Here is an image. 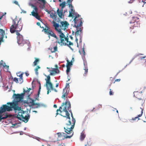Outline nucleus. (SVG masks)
Here are the masks:
<instances>
[{"label": "nucleus", "instance_id": "47", "mask_svg": "<svg viewBox=\"0 0 146 146\" xmlns=\"http://www.w3.org/2000/svg\"><path fill=\"white\" fill-rule=\"evenodd\" d=\"M84 67H87V64L86 61H84Z\"/></svg>", "mask_w": 146, "mask_h": 146}, {"label": "nucleus", "instance_id": "45", "mask_svg": "<svg viewBox=\"0 0 146 146\" xmlns=\"http://www.w3.org/2000/svg\"><path fill=\"white\" fill-rule=\"evenodd\" d=\"M69 111L70 112V113H71V116L72 118V121L73 119H75L74 118V117H73V114H72V112L71 111V110L70 111Z\"/></svg>", "mask_w": 146, "mask_h": 146}, {"label": "nucleus", "instance_id": "27", "mask_svg": "<svg viewBox=\"0 0 146 146\" xmlns=\"http://www.w3.org/2000/svg\"><path fill=\"white\" fill-rule=\"evenodd\" d=\"M58 137L60 138L61 139H62V138L65 136V134L64 133H57Z\"/></svg>", "mask_w": 146, "mask_h": 146}, {"label": "nucleus", "instance_id": "52", "mask_svg": "<svg viewBox=\"0 0 146 146\" xmlns=\"http://www.w3.org/2000/svg\"><path fill=\"white\" fill-rule=\"evenodd\" d=\"M35 71L36 74L37 75H38V70L35 69Z\"/></svg>", "mask_w": 146, "mask_h": 146}, {"label": "nucleus", "instance_id": "11", "mask_svg": "<svg viewBox=\"0 0 146 146\" xmlns=\"http://www.w3.org/2000/svg\"><path fill=\"white\" fill-rule=\"evenodd\" d=\"M56 68H52L47 67L46 68L48 70V71L50 72L49 75L53 76L56 74H58L60 72L58 68V66L57 65L56 66Z\"/></svg>", "mask_w": 146, "mask_h": 146}, {"label": "nucleus", "instance_id": "54", "mask_svg": "<svg viewBox=\"0 0 146 146\" xmlns=\"http://www.w3.org/2000/svg\"><path fill=\"white\" fill-rule=\"evenodd\" d=\"M146 57V56H143V57H141L140 58V59L141 60H142L143 59L145 58Z\"/></svg>", "mask_w": 146, "mask_h": 146}, {"label": "nucleus", "instance_id": "25", "mask_svg": "<svg viewBox=\"0 0 146 146\" xmlns=\"http://www.w3.org/2000/svg\"><path fill=\"white\" fill-rule=\"evenodd\" d=\"M67 0H61V1L60 2L61 3L62 2V3L60 4V6L62 8H64L67 4H68V3L67 2Z\"/></svg>", "mask_w": 146, "mask_h": 146}, {"label": "nucleus", "instance_id": "15", "mask_svg": "<svg viewBox=\"0 0 146 146\" xmlns=\"http://www.w3.org/2000/svg\"><path fill=\"white\" fill-rule=\"evenodd\" d=\"M14 95L15 96V99L16 100L15 101L17 102V106H18V102L21 101L23 98L24 94L22 93L21 94H14Z\"/></svg>", "mask_w": 146, "mask_h": 146}, {"label": "nucleus", "instance_id": "32", "mask_svg": "<svg viewBox=\"0 0 146 146\" xmlns=\"http://www.w3.org/2000/svg\"><path fill=\"white\" fill-rule=\"evenodd\" d=\"M66 61L67 62L66 67L68 66V67H70V66L72 65V61H71L70 62L68 60Z\"/></svg>", "mask_w": 146, "mask_h": 146}, {"label": "nucleus", "instance_id": "63", "mask_svg": "<svg viewBox=\"0 0 146 146\" xmlns=\"http://www.w3.org/2000/svg\"><path fill=\"white\" fill-rule=\"evenodd\" d=\"M74 58H72V60H71V61H72V62H74Z\"/></svg>", "mask_w": 146, "mask_h": 146}, {"label": "nucleus", "instance_id": "16", "mask_svg": "<svg viewBox=\"0 0 146 146\" xmlns=\"http://www.w3.org/2000/svg\"><path fill=\"white\" fill-rule=\"evenodd\" d=\"M140 108L141 109V113L138 115L137 117H135L134 118H133L131 119H130L129 120V121L130 122H133L134 121L136 120H137L138 121L140 119L139 118V117H140L142 116L143 110V108Z\"/></svg>", "mask_w": 146, "mask_h": 146}, {"label": "nucleus", "instance_id": "55", "mask_svg": "<svg viewBox=\"0 0 146 146\" xmlns=\"http://www.w3.org/2000/svg\"><path fill=\"white\" fill-rule=\"evenodd\" d=\"M76 41L77 42V45L78 46V37H76Z\"/></svg>", "mask_w": 146, "mask_h": 146}, {"label": "nucleus", "instance_id": "35", "mask_svg": "<svg viewBox=\"0 0 146 146\" xmlns=\"http://www.w3.org/2000/svg\"><path fill=\"white\" fill-rule=\"evenodd\" d=\"M75 18H76L78 20H82V18L81 17L80 15L79 14H76V15L75 17Z\"/></svg>", "mask_w": 146, "mask_h": 146}, {"label": "nucleus", "instance_id": "51", "mask_svg": "<svg viewBox=\"0 0 146 146\" xmlns=\"http://www.w3.org/2000/svg\"><path fill=\"white\" fill-rule=\"evenodd\" d=\"M121 80V79H117L116 80H115V81L114 82H113V83H114L115 82H119Z\"/></svg>", "mask_w": 146, "mask_h": 146}, {"label": "nucleus", "instance_id": "12", "mask_svg": "<svg viewBox=\"0 0 146 146\" xmlns=\"http://www.w3.org/2000/svg\"><path fill=\"white\" fill-rule=\"evenodd\" d=\"M58 25L59 26L57 27V28L60 29L61 30H65L68 28L69 24L66 21H61L60 22V25L58 24Z\"/></svg>", "mask_w": 146, "mask_h": 146}, {"label": "nucleus", "instance_id": "59", "mask_svg": "<svg viewBox=\"0 0 146 146\" xmlns=\"http://www.w3.org/2000/svg\"><path fill=\"white\" fill-rule=\"evenodd\" d=\"M25 74H26V76H28L29 75V74L28 73H26Z\"/></svg>", "mask_w": 146, "mask_h": 146}, {"label": "nucleus", "instance_id": "26", "mask_svg": "<svg viewBox=\"0 0 146 146\" xmlns=\"http://www.w3.org/2000/svg\"><path fill=\"white\" fill-rule=\"evenodd\" d=\"M27 102L31 106H34L35 104V100L31 98H29L27 100Z\"/></svg>", "mask_w": 146, "mask_h": 146}, {"label": "nucleus", "instance_id": "36", "mask_svg": "<svg viewBox=\"0 0 146 146\" xmlns=\"http://www.w3.org/2000/svg\"><path fill=\"white\" fill-rule=\"evenodd\" d=\"M84 69L85 70V72L84 74V76L86 75L88 72V67H84Z\"/></svg>", "mask_w": 146, "mask_h": 146}, {"label": "nucleus", "instance_id": "3", "mask_svg": "<svg viewBox=\"0 0 146 146\" xmlns=\"http://www.w3.org/2000/svg\"><path fill=\"white\" fill-rule=\"evenodd\" d=\"M71 104L70 101L66 100L65 103H63L58 109L56 110V114H60V115L67 119H70V114L68 111L71 110Z\"/></svg>", "mask_w": 146, "mask_h": 146}, {"label": "nucleus", "instance_id": "53", "mask_svg": "<svg viewBox=\"0 0 146 146\" xmlns=\"http://www.w3.org/2000/svg\"><path fill=\"white\" fill-rule=\"evenodd\" d=\"M134 0H130L129 1L128 3H132L133 2Z\"/></svg>", "mask_w": 146, "mask_h": 146}, {"label": "nucleus", "instance_id": "44", "mask_svg": "<svg viewBox=\"0 0 146 146\" xmlns=\"http://www.w3.org/2000/svg\"><path fill=\"white\" fill-rule=\"evenodd\" d=\"M58 146H66V145L64 143H63L62 142H61L59 144Z\"/></svg>", "mask_w": 146, "mask_h": 146}, {"label": "nucleus", "instance_id": "43", "mask_svg": "<svg viewBox=\"0 0 146 146\" xmlns=\"http://www.w3.org/2000/svg\"><path fill=\"white\" fill-rule=\"evenodd\" d=\"M109 94L110 95H113V92L112 91L111 89H110Z\"/></svg>", "mask_w": 146, "mask_h": 146}, {"label": "nucleus", "instance_id": "60", "mask_svg": "<svg viewBox=\"0 0 146 146\" xmlns=\"http://www.w3.org/2000/svg\"><path fill=\"white\" fill-rule=\"evenodd\" d=\"M54 107L55 108H57V106L56 105L54 104Z\"/></svg>", "mask_w": 146, "mask_h": 146}, {"label": "nucleus", "instance_id": "10", "mask_svg": "<svg viewBox=\"0 0 146 146\" xmlns=\"http://www.w3.org/2000/svg\"><path fill=\"white\" fill-rule=\"evenodd\" d=\"M43 30L44 32L47 34L49 36H51L55 38L57 40H58V38L57 37L55 34L50 30V28L48 26H46V28L44 29Z\"/></svg>", "mask_w": 146, "mask_h": 146}, {"label": "nucleus", "instance_id": "2", "mask_svg": "<svg viewBox=\"0 0 146 146\" xmlns=\"http://www.w3.org/2000/svg\"><path fill=\"white\" fill-rule=\"evenodd\" d=\"M53 26L54 27L55 30L60 34L59 36L60 38V41H59L58 39L57 40L56 42L59 44H62L64 46L67 45L70 49L72 50L70 46L73 45V43L68 41V38L65 37L64 34L62 32L61 29L57 28V27L59 26L58 24L54 21L53 22Z\"/></svg>", "mask_w": 146, "mask_h": 146}, {"label": "nucleus", "instance_id": "39", "mask_svg": "<svg viewBox=\"0 0 146 146\" xmlns=\"http://www.w3.org/2000/svg\"><path fill=\"white\" fill-rule=\"evenodd\" d=\"M34 106H36L35 108H39L40 106V105L39 103H35Z\"/></svg>", "mask_w": 146, "mask_h": 146}, {"label": "nucleus", "instance_id": "56", "mask_svg": "<svg viewBox=\"0 0 146 146\" xmlns=\"http://www.w3.org/2000/svg\"><path fill=\"white\" fill-rule=\"evenodd\" d=\"M40 67L38 66L35 69L38 70V69H40Z\"/></svg>", "mask_w": 146, "mask_h": 146}, {"label": "nucleus", "instance_id": "29", "mask_svg": "<svg viewBox=\"0 0 146 146\" xmlns=\"http://www.w3.org/2000/svg\"><path fill=\"white\" fill-rule=\"evenodd\" d=\"M86 137V135L85 134V131H83L81 133L80 136V139L82 141Z\"/></svg>", "mask_w": 146, "mask_h": 146}, {"label": "nucleus", "instance_id": "62", "mask_svg": "<svg viewBox=\"0 0 146 146\" xmlns=\"http://www.w3.org/2000/svg\"><path fill=\"white\" fill-rule=\"evenodd\" d=\"M3 15H2L1 16H0V20L2 19V18L3 17Z\"/></svg>", "mask_w": 146, "mask_h": 146}, {"label": "nucleus", "instance_id": "28", "mask_svg": "<svg viewBox=\"0 0 146 146\" xmlns=\"http://www.w3.org/2000/svg\"><path fill=\"white\" fill-rule=\"evenodd\" d=\"M19 76L20 77L18 79L19 83L21 84L22 83L23 81V73H21Z\"/></svg>", "mask_w": 146, "mask_h": 146}, {"label": "nucleus", "instance_id": "21", "mask_svg": "<svg viewBox=\"0 0 146 146\" xmlns=\"http://www.w3.org/2000/svg\"><path fill=\"white\" fill-rule=\"evenodd\" d=\"M73 0H67V2L68 3V5H69V7H71V11L70 12H71L73 13L74 11L73 10V7L71 4V3Z\"/></svg>", "mask_w": 146, "mask_h": 146}, {"label": "nucleus", "instance_id": "18", "mask_svg": "<svg viewBox=\"0 0 146 146\" xmlns=\"http://www.w3.org/2000/svg\"><path fill=\"white\" fill-rule=\"evenodd\" d=\"M142 92V91L140 92H138V91L134 92H133L134 96L137 99L142 97H143Z\"/></svg>", "mask_w": 146, "mask_h": 146}, {"label": "nucleus", "instance_id": "34", "mask_svg": "<svg viewBox=\"0 0 146 146\" xmlns=\"http://www.w3.org/2000/svg\"><path fill=\"white\" fill-rule=\"evenodd\" d=\"M35 60L34 62H33V64L35 66L37 64V63L39 61V59L37 58H35Z\"/></svg>", "mask_w": 146, "mask_h": 146}, {"label": "nucleus", "instance_id": "9", "mask_svg": "<svg viewBox=\"0 0 146 146\" xmlns=\"http://www.w3.org/2000/svg\"><path fill=\"white\" fill-rule=\"evenodd\" d=\"M30 5L33 8V11L31 12L32 15L38 20L41 21V19L38 13V9L37 7L33 4H31Z\"/></svg>", "mask_w": 146, "mask_h": 146}, {"label": "nucleus", "instance_id": "19", "mask_svg": "<svg viewBox=\"0 0 146 146\" xmlns=\"http://www.w3.org/2000/svg\"><path fill=\"white\" fill-rule=\"evenodd\" d=\"M5 34V31L2 29H0V35H1V37L0 38V44H1V42L3 41V39Z\"/></svg>", "mask_w": 146, "mask_h": 146}, {"label": "nucleus", "instance_id": "31", "mask_svg": "<svg viewBox=\"0 0 146 146\" xmlns=\"http://www.w3.org/2000/svg\"><path fill=\"white\" fill-rule=\"evenodd\" d=\"M51 51L52 53L55 52L57 50V46H54L53 48H51Z\"/></svg>", "mask_w": 146, "mask_h": 146}, {"label": "nucleus", "instance_id": "41", "mask_svg": "<svg viewBox=\"0 0 146 146\" xmlns=\"http://www.w3.org/2000/svg\"><path fill=\"white\" fill-rule=\"evenodd\" d=\"M41 89V87L40 84V85H39V90H38V94H37V95L38 96V97L39 96V94H40V91Z\"/></svg>", "mask_w": 146, "mask_h": 146}, {"label": "nucleus", "instance_id": "58", "mask_svg": "<svg viewBox=\"0 0 146 146\" xmlns=\"http://www.w3.org/2000/svg\"><path fill=\"white\" fill-rule=\"evenodd\" d=\"M58 85H59V83L56 84V87H57L58 86Z\"/></svg>", "mask_w": 146, "mask_h": 146}, {"label": "nucleus", "instance_id": "30", "mask_svg": "<svg viewBox=\"0 0 146 146\" xmlns=\"http://www.w3.org/2000/svg\"><path fill=\"white\" fill-rule=\"evenodd\" d=\"M50 16L51 18L54 19H56L57 17V14L56 13H51Z\"/></svg>", "mask_w": 146, "mask_h": 146}, {"label": "nucleus", "instance_id": "50", "mask_svg": "<svg viewBox=\"0 0 146 146\" xmlns=\"http://www.w3.org/2000/svg\"><path fill=\"white\" fill-rule=\"evenodd\" d=\"M73 13L71 12H69V17H72L73 16Z\"/></svg>", "mask_w": 146, "mask_h": 146}, {"label": "nucleus", "instance_id": "14", "mask_svg": "<svg viewBox=\"0 0 146 146\" xmlns=\"http://www.w3.org/2000/svg\"><path fill=\"white\" fill-rule=\"evenodd\" d=\"M74 26L76 28H81L82 25V20H78L76 18H74Z\"/></svg>", "mask_w": 146, "mask_h": 146}, {"label": "nucleus", "instance_id": "17", "mask_svg": "<svg viewBox=\"0 0 146 146\" xmlns=\"http://www.w3.org/2000/svg\"><path fill=\"white\" fill-rule=\"evenodd\" d=\"M76 29L77 31L75 33V36L76 37H78L79 36L80 41L81 42V38H82V36H81V34L82 33V29L81 28Z\"/></svg>", "mask_w": 146, "mask_h": 146}, {"label": "nucleus", "instance_id": "38", "mask_svg": "<svg viewBox=\"0 0 146 146\" xmlns=\"http://www.w3.org/2000/svg\"><path fill=\"white\" fill-rule=\"evenodd\" d=\"M91 145V143L90 140L87 141V144L85 145V146H90Z\"/></svg>", "mask_w": 146, "mask_h": 146}, {"label": "nucleus", "instance_id": "23", "mask_svg": "<svg viewBox=\"0 0 146 146\" xmlns=\"http://www.w3.org/2000/svg\"><path fill=\"white\" fill-rule=\"evenodd\" d=\"M29 117L30 116L28 115H24L21 117V120H22L24 122L27 123L28 121Z\"/></svg>", "mask_w": 146, "mask_h": 146}, {"label": "nucleus", "instance_id": "7", "mask_svg": "<svg viewBox=\"0 0 146 146\" xmlns=\"http://www.w3.org/2000/svg\"><path fill=\"white\" fill-rule=\"evenodd\" d=\"M16 109L14 110L15 113L17 112V114L15 115V117L21 120V117L22 116H23L25 114L24 111L22 110H21V107H19L17 106V102L16 105Z\"/></svg>", "mask_w": 146, "mask_h": 146}, {"label": "nucleus", "instance_id": "37", "mask_svg": "<svg viewBox=\"0 0 146 146\" xmlns=\"http://www.w3.org/2000/svg\"><path fill=\"white\" fill-rule=\"evenodd\" d=\"M29 92L30 91H29L28 90H27V91L24 90L23 91L24 93L23 94H24V95L26 93H27V95H28V96H29L30 95V94H29Z\"/></svg>", "mask_w": 146, "mask_h": 146}, {"label": "nucleus", "instance_id": "4", "mask_svg": "<svg viewBox=\"0 0 146 146\" xmlns=\"http://www.w3.org/2000/svg\"><path fill=\"white\" fill-rule=\"evenodd\" d=\"M17 102L14 101L11 102H7V104L3 105L0 108V113H3L5 112L10 111L16 109V105Z\"/></svg>", "mask_w": 146, "mask_h": 146}, {"label": "nucleus", "instance_id": "42", "mask_svg": "<svg viewBox=\"0 0 146 146\" xmlns=\"http://www.w3.org/2000/svg\"><path fill=\"white\" fill-rule=\"evenodd\" d=\"M13 81L16 83H19L18 79L17 78H13Z\"/></svg>", "mask_w": 146, "mask_h": 146}, {"label": "nucleus", "instance_id": "57", "mask_svg": "<svg viewBox=\"0 0 146 146\" xmlns=\"http://www.w3.org/2000/svg\"><path fill=\"white\" fill-rule=\"evenodd\" d=\"M36 24L38 26H40V23L39 22H37Z\"/></svg>", "mask_w": 146, "mask_h": 146}, {"label": "nucleus", "instance_id": "49", "mask_svg": "<svg viewBox=\"0 0 146 146\" xmlns=\"http://www.w3.org/2000/svg\"><path fill=\"white\" fill-rule=\"evenodd\" d=\"M82 49V52L83 53V54L84 55H85V53L84 51V48H83Z\"/></svg>", "mask_w": 146, "mask_h": 146}, {"label": "nucleus", "instance_id": "22", "mask_svg": "<svg viewBox=\"0 0 146 146\" xmlns=\"http://www.w3.org/2000/svg\"><path fill=\"white\" fill-rule=\"evenodd\" d=\"M145 100L143 97H141L137 99V103L139 104H141L142 105L144 103Z\"/></svg>", "mask_w": 146, "mask_h": 146}, {"label": "nucleus", "instance_id": "6", "mask_svg": "<svg viewBox=\"0 0 146 146\" xmlns=\"http://www.w3.org/2000/svg\"><path fill=\"white\" fill-rule=\"evenodd\" d=\"M47 77V78L45 79L46 81V87L47 90V94H48L49 93L51 92V90H54L56 92H57V90L55 89L54 88L52 84L50 82V75H45Z\"/></svg>", "mask_w": 146, "mask_h": 146}, {"label": "nucleus", "instance_id": "1", "mask_svg": "<svg viewBox=\"0 0 146 146\" xmlns=\"http://www.w3.org/2000/svg\"><path fill=\"white\" fill-rule=\"evenodd\" d=\"M20 20V19L16 18L13 20V25L10 27V31L12 33L16 32L17 42L22 46L25 44V41L23 39V36L19 33L23 27V24Z\"/></svg>", "mask_w": 146, "mask_h": 146}, {"label": "nucleus", "instance_id": "13", "mask_svg": "<svg viewBox=\"0 0 146 146\" xmlns=\"http://www.w3.org/2000/svg\"><path fill=\"white\" fill-rule=\"evenodd\" d=\"M70 86L68 83H66L65 87L62 93V98L65 100V97H66L68 96L69 92Z\"/></svg>", "mask_w": 146, "mask_h": 146}, {"label": "nucleus", "instance_id": "8", "mask_svg": "<svg viewBox=\"0 0 146 146\" xmlns=\"http://www.w3.org/2000/svg\"><path fill=\"white\" fill-rule=\"evenodd\" d=\"M139 18L136 17H133L131 21L130 22V23H132V26L130 27V29H136V28L140 27V23L139 22Z\"/></svg>", "mask_w": 146, "mask_h": 146}, {"label": "nucleus", "instance_id": "33", "mask_svg": "<svg viewBox=\"0 0 146 146\" xmlns=\"http://www.w3.org/2000/svg\"><path fill=\"white\" fill-rule=\"evenodd\" d=\"M72 134L71 135H68V136H66V134L65 135V136H64V137H63V138H62V139H67V138H70L73 135V132H72V133H71Z\"/></svg>", "mask_w": 146, "mask_h": 146}, {"label": "nucleus", "instance_id": "48", "mask_svg": "<svg viewBox=\"0 0 146 146\" xmlns=\"http://www.w3.org/2000/svg\"><path fill=\"white\" fill-rule=\"evenodd\" d=\"M131 34L133 35L136 32V31L135 30L134 31L131 30Z\"/></svg>", "mask_w": 146, "mask_h": 146}, {"label": "nucleus", "instance_id": "20", "mask_svg": "<svg viewBox=\"0 0 146 146\" xmlns=\"http://www.w3.org/2000/svg\"><path fill=\"white\" fill-rule=\"evenodd\" d=\"M63 8H64L61 7V8L60 10L58 9L57 10V12L58 16L61 19L62 18L63 10Z\"/></svg>", "mask_w": 146, "mask_h": 146}, {"label": "nucleus", "instance_id": "40", "mask_svg": "<svg viewBox=\"0 0 146 146\" xmlns=\"http://www.w3.org/2000/svg\"><path fill=\"white\" fill-rule=\"evenodd\" d=\"M67 68V69H66V72L67 74H68V73L69 72L70 70V67H68H68H66Z\"/></svg>", "mask_w": 146, "mask_h": 146}, {"label": "nucleus", "instance_id": "5", "mask_svg": "<svg viewBox=\"0 0 146 146\" xmlns=\"http://www.w3.org/2000/svg\"><path fill=\"white\" fill-rule=\"evenodd\" d=\"M68 120V123H66L65 126L64 127L65 132L67 134H71L72 133V130L74 128L75 125L76 120L75 119H73L71 123L70 120V118Z\"/></svg>", "mask_w": 146, "mask_h": 146}, {"label": "nucleus", "instance_id": "64", "mask_svg": "<svg viewBox=\"0 0 146 146\" xmlns=\"http://www.w3.org/2000/svg\"><path fill=\"white\" fill-rule=\"evenodd\" d=\"M123 122H127V120H125V121H123Z\"/></svg>", "mask_w": 146, "mask_h": 146}, {"label": "nucleus", "instance_id": "61", "mask_svg": "<svg viewBox=\"0 0 146 146\" xmlns=\"http://www.w3.org/2000/svg\"><path fill=\"white\" fill-rule=\"evenodd\" d=\"M142 2H143L144 3H146V1H145L144 0H142Z\"/></svg>", "mask_w": 146, "mask_h": 146}, {"label": "nucleus", "instance_id": "46", "mask_svg": "<svg viewBox=\"0 0 146 146\" xmlns=\"http://www.w3.org/2000/svg\"><path fill=\"white\" fill-rule=\"evenodd\" d=\"M1 65H2L4 67H5V66L9 67V66H6V64L5 62L2 63L1 62Z\"/></svg>", "mask_w": 146, "mask_h": 146}, {"label": "nucleus", "instance_id": "24", "mask_svg": "<svg viewBox=\"0 0 146 146\" xmlns=\"http://www.w3.org/2000/svg\"><path fill=\"white\" fill-rule=\"evenodd\" d=\"M0 116L2 117H7L5 118V119L7 118L8 117H11L12 116V115L11 114H7V113H0Z\"/></svg>", "mask_w": 146, "mask_h": 146}]
</instances>
